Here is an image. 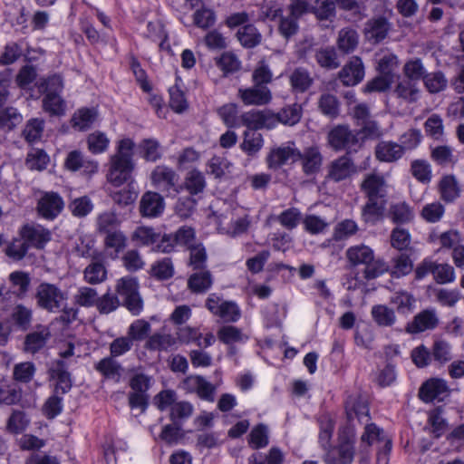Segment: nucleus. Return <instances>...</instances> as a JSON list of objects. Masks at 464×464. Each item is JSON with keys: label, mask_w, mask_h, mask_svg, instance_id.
Listing matches in <instances>:
<instances>
[{"label": "nucleus", "mask_w": 464, "mask_h": 464, "mask_svg": "<svg viewBox=\"0 0 464 464\" xmlns=\"http://www.w3.org/2000/svg\"><path fill=\"white\" fill-rule=\"evenodd\" d=\"M134 141L124 138L118 141L116 152L111 156L107 179L113 186L119 187L130 180L134 169Z\"/></svg>", "instance_id": "nucleus-1"}, {"label": "nucleus", "mask_w": 464, "mask_h": 464, "mask_svg": "<svg viewBox=\"0 0 464 464\" xmlns=\"http://www.w3.org/2000/svg\"><path fill=\"white\" fill-rule=\"evenodd\" d=\"M345 257L351 266H364V277L374 279L388 270L387 265L382 259H375L372 247L364 244L354 245L345 251Z\"/></svg>", "instance_id": "nucleus-2"}, {"label": "nucleus", "mask_w": 464, "mask_h": 464, "mask_svg": "<svg viewBox=\"0 0 464 464\" xmlns=\"http://www.w3.org/2000/svg\"><path fill=\"white\" fill-rule=\"evenodd\" d=\"M355 431L351 425L339 430L337 444L326 448L324 461L325 464H352L354 458Z\"/></svg>", "instance_id": "nucleus-3"}, {"label": "nucleus", "mask_w": 464, "mask_h": 464, "mask_svg": "<svg viewBox=\"0 0 464 464\" xmlns=\"http://www.w3.org/2000/svg\"><path fill=\"white\" fill-rule=\"evenodd\" d=\"M35 298L40 308L50 313H58L66 306L68 296L57 285L42 283L36 288Z\"/></svg>", "instance_id": "nucleus-4"}, {"label": "nucleus", "mask_w": 464, "mask_h": 464, "mask_svg": "<svg viewBox=\"0 0 464 464\" xmlns=\"http://www.w3.org/2000/svg\"><path fill=\"white\" fill-rule=\"evenodd\" d=\"M327 143L334 150H346L348 153L356 152L363 141L359 138V132L352 130L347 125H337L327 134Z\"/></svg>", "instance_id": "nucleus-5"}, {"label": "nucleus", "mask_w": 464, "mask_h": 464, "mask_svg": "<svg viewBox=\"0 0 464 464\" xmlns=\"http://www.w3.org/2000/svg\"><path fill=\"white\" fill-rule=\"evenodd\" d=\"M116 292L124 298L127 309L138 315L143 309V302L139 294V284L133 276H124L117 281Z\"/></svg>", "instance_id": "nucleus-6"}, {"label": "nucleus", "mask_w": 464, "mask_h": 464, "mask_svg": "<svg viewBox=\"0 0 464 464\" xmlns=\"http://www.w3.org/2000/svg\"><path fill=\"white\" fill-rule=\"evenodd\" d=\"M206 307L226 323H236L241 316V311L235 302L224 301L216 294H211L207 298Z\"/></svg>", "instance_id": "nucleus-7"}, {"label": "nucleus", "mask_w": 464, "mask_h": 464, "mask_svg": "<svg viewBox=\"0 0 464 464\" xmlns=\"http://www.w3.org/2000/svg\"><path fill=\"white\" fill-rule=\"evenodd\" d=\"M150 181L153 187L162 192H169L170 189L178 191L176 186L179 175L166 165H158L153 169L150 173Z\"/></svg>", "instance_id": "nucleus-8"}, {"label": "nucleus", "mask_w": 464, "mask_h": 464, "mask_svg": "<svg viewBox=\"0 0 464 464\" xmlns=\"http://www.w3.org/2000/svg\"><path fill=\"white\" fill-rule=\"evenodd\" d=\"M64 208L63 198L56 192H44L37 202L39 215L48 220L54 219Z\"/></svg>", "instance_id": "nucleus-9"}, {"label": "nucleus", "mask_w": 464, "mask_h": 464, "mask_svg": "<svg viewBox=\"0 0 464 464\" xmlns=\"http://www.w3.org/2000/svg\"><path fill=\"white\" fill-rule=\"evenodd\" d=\"M450 394V388L445 380L431 378L426 381L420 388L419 396L424 402L435 400L441 401Z\"/></svg>", "instance_id": "nucleus-10"}, {"label": "nucleus", "mask_w": 464, "mask_h": 464, "mask_svg": "<svg viewBox=\"0 0 464 464\" xmlns=\"http://www.w3.org/2000/svg\"><path fill=\"white\" fill-rule=\"evenodd\" d=\"M238 98L246 106H263L272 100V92L266 85L254 84L251 87L240 88Z\"/></svg>", "instance_id": "nucleus-11"}, {"label": "nucleus", "mask_w": 464, "mask_h": 464, "mask_svg": "<svg viewBox=\"0 0 464 464\" xmlns=\"http://www.w3.org/2000/svg\"><path fill=\"white\" fill-rule=\"evenodd\" d=\"M439 324V317L435 309H425L414 315L413 319L405 326V331L411 334H420L433 330Z\"/></svg>", "instance_id": "nucleus-12"}, {"label": "nucleus", "mask_w": 464, "mask_h": 464, "mask_svg": "<svg viewBox=\"0 0 464 464\" xmlns=\"http://www.w3.org/2000/svg\"><path fill=\"white\" fill-rule=\"evenodd\" d=\"M386 187L387 184L384 177L376 172L365 175L361 183L362 191L370 200L384 198Z\"/></svg>", "instance_id": "nucleus-13"}, {"label": "nucleus", "mask_w": 464, "mask_h": 464, "mask_svg": "<svg viewBox=\"0 0 464 464\" xmlns=\"http://www.w3.org/2000/svg\"><path fill=\"white\" fill-rule=\"evenodd\" d=\"M233 218L234 215L232 211L226 215L220 214L218 217V230L232 237H237L246 232L250 225L248 216L245 215L236 220H233Z\"/></svg>", "instance_id": "nucleus-14"}, {"label": "nucleus", "mask_w": 464, "mask_h": 464, "mask_svg": "<svg viewBox=\"0 0 464 464\" xmlns=\"http://www.w3.org/2000/svg\"><path fill=\"white\" fill-rule=\"evenodd\" d=\"M165 208L164 198L154 191L145 192L140 200V212L142 217L157 218Z\"/></svg>", "instance_id": "nucleus-15"}, {"label": "nucleus", "mask_w": 464, "mask_h": 464, "mask_svg": "<svg viewBox=\"0 0 464 464\" xmlns=\"http://www.w3.org/2000/svg\"><path fill=\"white\" fill-rule=\"evenodd\" d=\"M51 337L49 327L45 325H37L34 331L29 333L24 342V351L34 354L43 349Z\"/></svg>", "instance_id": "nucleus-16"}, {"label": "nucleus", "mask_w": 464, "mask_h": 464, "mask_svg": "<svg viewBox=\"0 0 464 464\" xmlns=\"http://www.w3.org/2000/svg\"><path fill=\"white\" fill-rule=\"evenodd\" d=\"M21 237L36 248H43L51 240V232L40 225H25L21 228Z\"/></svg>", "instance_id": "nucleus-17"}, {"label": "nucleus", "mask_w": 464, "mask_h": 464, "mask_svg": "<svg viewBox=\"0 0 464 464\" xmlns=\"http://www.w3.org/2000/svg\"><path fill=\"white\" fill-rule=\"evenodd\" d=\"M364 77V67L358 56H353L339 72V78L344 85L353 86Z\"/></svg>", "instance_id": "nucleus-18"}, {"label": "nucleus", "mask_w": 464, "mask_h": 464, "mask_svg": "<svg viewBox=\"0 0 464 464\" xmlns=\"http://www.w3.org/2000/svg\"><path fill=\"white\" fill-rule=\"evenodd\" d=\"M103 246L105 256L114 260L127 246V237L121 230L108 231Z\"/></svg>", "instance_id": "nucleus-19"}, {"label": "nucleus", "mask_w": 464, "mask_h": 464, "mask_svg": "<svg viewBox=\"0 0 464 464\" xmlns=\"http://www.w3.org/2000/svg\"><path fill=\"white\" fill-rule=\"evenodd\" d=\"M300 159V151L294 146H284L273 149L267 156L269 168H279L291 161L295 162Z\"/></svg>", "instance_id": "nucleus-20"}, {"label": "nucleus", "mask_w": 464, "mask_h": 464, "mask_svg": "<svg viewBox=\"0 0 464 464\" xmlns=\"http://www.w3.org/2000/svg\"><path fill=\"white\" fill-rule=\"evenodd\" d=\"M376 159L381 162L392 163L399 160L404 155L403 147L391 140H382L374 149Z\"/></svg>", "instance_id": "nucleus-21"}, {"label": "nucleus", "mask_w": 464, "mask_h": 464, "mask_svg": "<svg viewBox=\"0 0 464 464\" xmlns=\"http://www.w3.org/2000/svg\"><path fill=\"white\" fill-rule=\"evenodd\" d=\"M355 170L352 160L346 156H342L330 163L327 177L335 182H339L350 178Z\"/></svg>", "instance_id": "nucleus-22"}, {"label": "nucleus", "mask_w": 464, "mask_h": 464, "mask_svg": "<svg viewBox=\"0 0 464 464\" xmlns=\"http://www.w3.org/2000/svg\"><path fill=\"white\" fill-rule=\"evenodd\" d=\"M50 376L56 382V391L66 393L72 387L70 373L66 371V364L63 360H56L49 369Z\"/></svg>", "instance_id": "nucleus-23"}, {"label": "nucleus", "mask_w": 464, "mask_h": 464, "mask_svg": "<svg viewBox=\"0 0 464 464\" xmlns=\"http://www.w3.org/2000/svg\"><path fill=\"white\" fill-rule=\"evenodd\" d=\"M389 30L387 20L380 17L369 20L365 24L363 33L369 42L377 44L387 36Z\"/></svg>", "instance_id": "nucleus-24"}, {"label": "nucleus", "mask_w": 464, "mask_h": 464, "mask_svg": "<svg viewBox=\"0 0 464 464\" xmlns=\"http://www.w3.org/2000/svg\"><path fill=\"white\" fill-rule=\"evenodd\" d=\"M289 82L294 92H305L314 83L311 72L303 67L295 68L289 75Z\"/></svg>", "instance_id": "nucleus-25"}, {"label": "nucleus", "mask_w": 464, "mask_h": 464, "mask_svg": "<svg viewBox=\"0 0 464 464\" xmlns=\"http://www.w3.org/2000/svg\"><path fill=\"white\" fill-rule=\"evenodd\" d=\"M304 173L312 174L319 170L322 165L323 157L318 147L312 146L305 148L304 152H300V159Z\"/></svg>", "instance_id": "nucleus-26"}, {"label": "nucleus", "mask_w": 464, "mask_h": 464, "mask_svg": "<svg viewBox=\"0 0 464 464\" xmlns=\"http://www.w3.org/2000/svg\"><path fill=\"white\" fill-rule=\"evenodd\" d=\"M218 338L223 343L228 345L232 351L233 345L244 343L248 340V335L242 329L233 325H225L218 329Z\"/></svg>", "instance_id": "nucleus-27"}, {"label": "nucleus", "mask_w": 464, "mask_h": 464, "mask_svg": "<svg viewBox=\"0 0 464 464\" xmlns=\"http://www.w3.org/2000/svg\"><path fill=\"white\" fill-rule=\"evenodd\" d=\"M346 414L349 421L355 418L359 422H367L369 419V407L367 401L359 398H350L346 402Z\"/></svg>", "instance_id": "nucleus-28"}, {"label": "nucleus", "mask_w": 464, "mask_h": 464, "mask_svg": "<svg viewBox=\"0 0 464 464\" xmlns=\"http://www.w3.org/2000/svg\"><path fill=\"white\" fill-rule=\"evenodd\" d=\"M373 322L381 327H392L397 322L395 311L386 304H375L371 309Z\"/></svg>", "instance_id": "nucleus-29"}, {"label": "nucleus", "mask_w": 464, "mask_h": 464, "mask_svg": "<svg viewBox=\"0 0 464 464\" xmlns=\"http://www.w3.org/2000/svg\"><path fill=\"white\" fill-rule=\"evenodd\" d=\"M440 198L445 202H453L460 194V189L453 175L443 176L438 184Z\"/></svg>", "instance_id": "nucleus-30"}, {"label": "nucleus", "mask_w": 464, "mask_h": 464, "mask_svg": "<svg viewBox=\"0 0 464 464\" xmlns=\"http://www.w3.org/2000/svg\"><path fill=\"white\" fill-rule=\"evenodd\" d=\"M414 296L404 290L394 292L390 297V303L396 308L400 314H409L415 307Z\"/></svg>", "instance_id": "nucleus-31"}, {"label": "nucleus", "mask_w": 464, "mask_h": 464, "mask_svg": "<svg viewBox=\"0 0 464 464\" xmlns=\"http://www.w3.org/2000/svg\"><path fill=\"white\" fill-rule=\"evenodd\" d=\"M390 275L394 278H401L411 273L413 263L409 256L398 255L392 258L391 265L387 266Z\"/></svg>", "instance_id": "nucleus-32"}, {"label": "nucleus", "mask_w": 464, "mask_h": 464, "mask_svg": "<svg viewBox=\"0 0 464 464\" xmlns=\"http://www.w3.org/2000/svg\"><path fill=\"white\" fill-rule=\"evenodd\" d=\"M138 150L140 157L147 161L155 162L162 156L160 143L153 138L142 140L138 145Z\"/></svg>", "instance_id": "nucleus-33"}, {"label": "nucleus", "mask_w": 464, "mask_h": 464, "mask_svg": "<svg viewBox=\"0 0 464 464\" xmlns=\"http://www.w3.org/2000/svg\"><path fill=\"white\" fill-rule=\"evenodd\" d=\"M377 71L379 73L392 76L394 79L395 71L399 66L397 55L389 51H382L377 54Z\"/></svg>", "instance_id": "nucleus-34"}, {"label": "nucleus", "mask_w": 464, "mask_h": 464, "mask_svg": "<svg viewBox=\"0 0 464 464\" xmlns=\"http://www.w3.org/2000/svg\"><path fill=\"white\" fill-rule=\"evenodd\" d=\"M213 284L212 275L209 271L204 270L192 274L188 280V286L197 294L207 292Z\"/></svg>", "instance_id": "nucleus-35"}, {"label": "nucleus", "mask_w": 464, "mask_h": 464, "mask_svg": "<svg viewBox=\"0 0 464 464\" xmlns=\"http://www.w3.org/2000/svg\"><path fill=\"white\" fill-rule=\"evenodd\" d=\"M389 217L394 223H408L414 218V211L408 203L401 201L391 205Z\"/></svg>", "instance_id": "nucleus-36"}, {"label": "nucleus", "mask_w": 464, "mask_h": 464, "mask_svg": "<svg viewBox=\"0 0 464 464\" xmlns=\"http://www.w3.org/2000/svg\"><path fill=\"white\" fill-rule=\"evenodd\" d=\"M97 116V111L94 109H80L72 119V126L78 130H86L95 122Z\"/></svg>", "instance_id": "nucleus-37"}, {"label": "nucleus", "mask_w": 464, "mask_h": 464, "mask_svg": "<svg viewBox=\"0 0 464 464\" xmlns=\"http://www.w3.org/2000/svg\"><path fill=\"white\" fill-rule=\"evenodd\" d=\"M237 37L246 48H254L261 43L262 35L253 24H246L238 29Z\"/></svg>", "instance_id": "nucleus-38"}, {"label": "nucleus", "mask_w": 464, "mask_h": 464, "mask_svg": "<svg viewBox=\"0 0 464 464\" xmlns=\"http://www.w3.org/2000/svg\"><path fill=\"white\" fill-rule=\"evenodd\" d=\"M263 136L253 130H246L240 144L241 150L248 156H255L263 147Z\"/></svg>", "instance_id": "nucleus-39"}, {"label": "nucleus", "mask_w": 464, "mask_h": 464, "mask_svg": "<svg viewBox=\"0 0 464 464\" xmlns=\"http://www.w3.org/2000/svg\"><path fill=\"white\" fill-rule=\"evenodd\" d=\"M395 94L408 102H415L420 96V89L414 81L405 79L398 82L394 89Z\"/></svg>", "instance_id": "nucleus-40"}, {"label": "nucleus", "mask_w": 464, "mask_h": 464, "mask_svg": "<svg viewBox=\"0 0 464 464\" xmlns=\"http://www.w3.org/2000/svg\"><path fill=\"white\" fill-rule=\"evenodd\" d=\"M303 114V108L298 103L287 105L277 112L279 123L287 126L297 124Z\"/></svg>", "instance_id": "nucleus-41"}, {"label": "nucleus", "mask_w": 464, "mask_h": 464, "mask_svg": "<svg viewBox=\"0 0 464 464\" xmlns=\"http://www.w3.org/2000/svg\"><path fill=\"white\" fill-rule=\"evenodd\" d=\"M22 119L15 108L0 106V130H10L20 124Z\"/></svg>", "instance_id": "nucleus-42"}, {"label": "nucleus", "mask_w": 464, "mask_h": 464, "mask_svg": "<svg viewBox=\"0 0 464 464\" xmlns=\"http://www.w3.org/2000/svg\"><path fill=\"white\" fill-rule=\"evenodd\" d=\"M216 64L225 75L239 71L241 62L236 54L231 52H225L216 59Z\"/></svg>", "instance_id": "nucleus-43"}, {"label": "nucleus", "mask_w": 464, "mask_h": 464, "mask_svg": "<svg viewBox=\"0 0 464 464\" xmlns=\"http://www.w3.org/2000/svg\"><path fill=\"white\" fill-rule=\"evenodd\" d=\"M83 277L88 284H100L106 279L107 270L102 263L92 262L85 267Z\"/></svg>", "instance_id": "nucleus-44"}, {"label": "nucleus", "mask_w": 464, "mask_h": 464, "mask_svg": "<svg viewBox=\"0 0 464 464\" xmlns=\"http://www.w3.org/2000/svg\"><path fill=\"white\" fill-rule=\"evenodd\" d=\"M338 48L345 53L353 52L358 45V34L356 31L344 28L339 32L337 39Z\"/></svg>", "instance_id": "nucleus-45"}, {"label": "nucleus", "mask_w": 464, "mask_h": 464, "mask_svg": "<svg viewBox=\"0 0 464 464\" xmlns=\"http://www.w3.org/2000/svg\"><path fill=\"white\" fill-rule=\"evenodd\" d=\"M131 238L142 246L153 247L159 241V233L153 227L142 226L134 230Z\"/></svg>", "instance_id": "nucleus-46"}, {"label": "nucleus", "mask_w": 464, "mask_h": 464, "mask_svg": "<svg viewBox=\"0 0 464 464\" xmlns=\"http://www.w3.org/2000/svg\"><path fill=\"white\" fill-rule=\"evenodd\" d=\"M426 134L433 140H440L444 136V124L440 115L433 113L424 122Z\"/></svg>", "instance_id": "nucleus-47"}, {"label": "nucleus", "mask_w": 464, "mask_h": 464, "mask_svg": "<svg viewBox=\"0 0 464 464\" xmlns=\"http://www.w3.org/2000/svg\"><path fill=\"white\" fill-rule=\"evenodd\" d=\"M43 107L45 111L52 115H63L65 111V102L60 94L47 92L43 99Z\"/></svg>", "instance_id": "nucleus-48"}, {"label": "nucleus", "mask_w": 464, "mask_h": 464, "mask_svg": "<svg viewBox=\"0 0 464 464\" xmlns=\"http://www.w3.org/2000/svg\"><path fill=\"white\" fill-rule=\"evenodd\" d=\"M111 356L103 358L96 364L95 369L106 378L118 381L121 376V366Z\"/></svg>", "instance_id": "nucleus-49"}, {"label": "nucleus", "mask_w": 464, "mask_h": 464, "mask_svg": "<svg viewBox=\"0 0 464 464\" xmlns=\"http://www.w3.org/2000/svg\"><path fill=\"white\" fill-rule=\"evenodd\" d=\"M411 175L423 184L430 183L431 180V166L424 160H415L411 164Z\"/></svg>", "instance_id": "nucleus-50"}, {"label": "nucleus", "mask_w": 464, "mask_h": 464, "mask_svg": "<svg viewBox=\"0 0 464 464\" xmlns=\"http://www.w3.org/2000/svg\"><path fill=\"white\" fill-rule=\"evenodd\" d=\"M433 278L440 285L452 283L456 279L455 269L450 264L435 262Z\"/></svg>", "instance_id": "nucleus-51"}, {"label": "nucleus", "mask_w": 464, "mask_h": 464, "mask_svg": "<svg viewBox=\"0 0 464 464\" xmlns=\"http://www.w3.org/2000/svg\"><path fill=\"white\" fill-rule=\"evenodd\" d=\"M109 144V138L102 131H94L87 137L88 150L93 154H100L106 151Z\"/></svg>", "instance_id": "nucleus-52"}, {"label": "nucleus", "mask_w": 464, "mask_h": 464, "mask_svg": "<svg viewBox=\"0 0 464 464\" xmlns=\"http://www.w3.org/2000/svg\"><path fill=\"white\" fill-rule=\"evenodd\" d=\"M76 304L84 307H91L96 304L98 301V293L94 288L81 286L73 295Z\"/></svg>", "instance_id": "nucleus-53"}, {"label": "nucleus", "mask_w": 464, "mask_h": 464, "mask_svg": "<svg viewBox=\"0 0 464 464\" xmlns=\"http://www.w3.org/2000/svg\"><path fill=\"white\" fill-rule=\"evenodd\" d=\"M151 326L149 322L144 319L135 320L128 328L127 335L134 341L144 340L150 333Z\"/></svg>", "instance_id": "nucleus-54"}, {"label": "nucleus", "mask_w": 464, "mask_h": 464, "mask_svg": "<svg viewBox=\"0 0 464 464\" xmlns=\"http://www.w3.org/2000/svg\"><path fill=\"white\" fill-rule=\"evenodd\" d=\"M423 82L427 90L431 93H437L443 91L448 84V81L441 72L425 74Z\"/></svg>", "instance_id": "nucleus-55"}, {"label": "nucleus", "mask_w": 464, "mask_h": 464, "mask_svg": "<svg viewBox=\"0 0 464 464\" xmlns=\"http://www.w3.org/2000/svg\"><path fill=\"white\" fill-rule=\"evenodd\" d=\"M441 248L452 249L461 245L462 236L457 229H450L440 233L437 237Z\"/></svg>", "instance_id": "nucleus-56"}, {"label": "nucleus", "mask_w": 464, "mask_h": 464, "mask_svg": "<svg viewBox=\"0 0 464 464\" xmlns=\"http://www.w3.org/2000/svg\"><path fill=\"white\" fill-rule=\"evenodd\" d=\"M219 117L227 127H239L240 116H237V106L235 103H227L218 111Z\"/></svg>", "instance_id": "nucleus-57"}, {"label": "nucleus", "mask_w": 464, "mask_h": 464, "mask_svg": "<svg viewBox=\"0 0 464 464\" xmlns=\"http://www.w3.org/2000/svg\"><path fill=\"white\" fill-rule=\"evenodd\" d=\"M445 213L444 206L438 201L426 204L420 212L421 218L430 223L439 222Z\"/></svg>", "instance_id": "nucleus-58"}, {"label": "nucleus", "mask_w": 464, "mask_h": 464, "mask_svg": "<svg viewBox=\"0 0 464 464\" xmlns=\"http://www.w3.org/2000/svg\"><path fill=\"white\" fill-rule=\"evenodd\" d=\"M35 371L36 369L33 362H24L14 365L13 376L16 382L27 383L34 376Z\"/></svg>", "instance_id": "nucleus-59"}, {"label": "nucleus", "mask_w": 464, "mask_h": 464, "mask_svg": "<svg viewBox=\"0 0 464 464\" xmlns=\"http://www.w3.org/2000/svg\"><path fill=\"white\" fill-rule=\"evenodd\" d=\"M317 63L324 68L335 69L340 65L334 48L320 49L315 53Z\"/></svg>", "instance_id": "nucleus-60"}, {"label": "nucleus", "mask_w": 464, "mask_h": 464, "mask_svg": "<svg viewBox=\"0 0 464 464\" xmlns=\"http://www.w3.org/2000/svg\"><path fill=\"white\" fill-rule=\"evenodd\" d=\"M302 218L300 210L291 208L277 216V221L286 229L292 230L298 226Z\"/></svg>", "instance_id": "nucleus-61"}, {"label": "nucleus", "mask_w": 464, "mask_h": 464, "mask_svg": "<svg viewBox=\"0 0 464 464\" xmlns=\"http://www.w3.org/2000/svg\"><path fill=\"white\" fill-rule=\"evenodd\" d=\"M185 186L191 194L202 192L206 186L204 175L196 169L189 171L185 179Z\"/></svg>", "instance_id": "nucleus-62"}, {"label": "nucleus", "mask_w": 464, "mask_h": 464, "mask_svg": "<svg viewBox=\"0 0 464 464\" xmlns=\"http://www.w3.org/2000/svg\"><path fill=\"white\" fill-rule=\"evenodd\" d=\"M193 406L188 401H177L170 409V420L177 423L183 420L188 419L193 413Z\"/></svg>", "instance_id": "nucleus-63"}, {"label": "nucleus", "mask_w": 464, "mask_h": 464, "mask_svg": "<svg viewBox=\"0 0 464 464\" xmlns=\"http://www.w3.org/2000/svg\"><path fill=\"white\" fill-rule=\"evenodd\" d=\"M48 162L49 157L43 150L34 149L26 158V165L30 169L42 170L46 168Z\"/></svg>", "instance_id": "nucleus-64"}]
</instances>
